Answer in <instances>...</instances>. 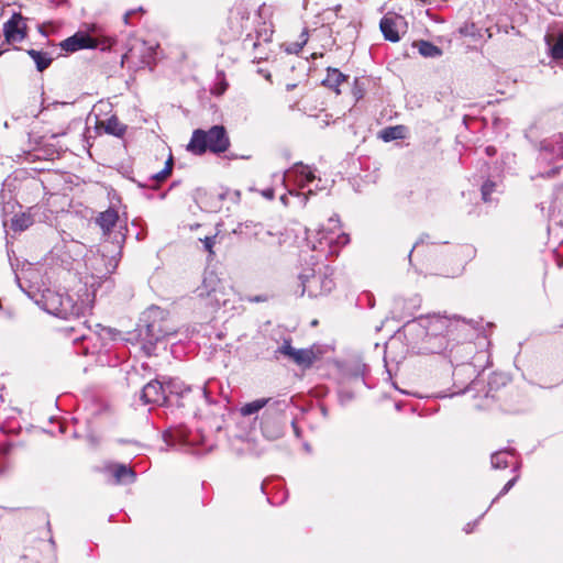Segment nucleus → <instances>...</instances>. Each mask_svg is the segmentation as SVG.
<instances>
[{"mask_svg":"<svg viewBox=\"0 0 563 563\" xmlns=\"http://www.w3.org/2000/svg\"><path fill=\"white\" fill-rule=\"evenodd\" d=\"M230 147L231 140L224 125H212L208 130H194L186 146L187 151L196 156H202L207 152L220 155Z\"/></svg>","mask_w":563,"mask_h":563,"instance_id":"1","label":"nucleus"},{"mask_svg":"<svg viewBox=\"0 0 563 563\" xmlns=\"http://www.w3.org/2000/svg\"><path fill=\"white\" fill-rule=\"evenodd\" d=\"M158 44L141 38H131L128 51L122 55L121 65H128L133 69L153 68L156 64V49Z\"/></svg>","mask_w":563,"mask_h":563,"instance_id":"2","label":"nucleus"},{"mask_svg":"<svg viewBox=\"0 0 563 563\" xmlns=\"http://www.w3.org/2000/svg\"><path fill=\"white\" fill-rule=\"evenodd\" d=\"M115 43V38L110 36H91L86 32L78 31L62 41L59 46L66 53H75L85 48L99 47L101 51L111 49Z\"/></svg>","mask_w":563,"mask_h":563,"instance_id":"3","label":"nucleus"},{"mask_svg":"<svg viewBox=\"0 0 563 563\" xmlns=\"http://www.w3.org/2000/svg\"><path fill=\"white\" fill-rule=\"evenodd\" d=\"M228 30L224 31L225 41L240 38L251 29V12L244 1L235 2L229 11L227 20Z\"/></svg>","mask_w":563,"mask_h":563,"instance_id":"4","label":"nucleus"},{"mask_svg":"<svg viewBox=\"0 0 563 563\" xmlns=\"http://www.w3.org/2000/svg\"><path fill=\"white\" fill-rule=\"evenodd\" d=\"M443 245L435 242L420 240L411 249L409 258L421 269L437 268L443 257Z\"/></svg>","mask_w":563,"mask_h":563,"instance_id":"5","label":"nucleus"},{"mask_svg":"<svg viewBox=\"0 0 563 563\" xmlns=\"http://www.w3.org/2000/svg\"><path fill=\"white\" fill-rule=\"evenodd\" d=\"M46 305L49 312L63 319L84 317L87 310L82 302H75L68 295L53 294L46 298Z\"/></svg>","mask_w":563,"mask_h":563,"instance_id":"6","label":"nucleus"},{"mask_svg":"<svg viewBox=\"0 0 563 563\" xmlns=\"http://www.w3.org/2000/svg\"><path fill=\"white\" fill-rule=\"evenodd\" d=\"M278 405L279 402L275 401L274 406L267 407L262 416L256 418L262 434L269 440L278 439L283 434L284 411Z\"/></svg>","mask_w":563,"mask_h":563,"instance_id":"7","label":"nucleus"},{"mask_svg":"<svg viewBox=\"0 0 563 563\" xmlns=\"http://www.w3.org/2000/svg\"><path fill=\"white\" fill-rule=\"evenodd\" d=\"M3 35L7 44L22 42L27 36V25L23 15L18 12L3 24Z\"/></svg>","mask_w":563,"mask_h":563,"instance_id":"8","label":"nucleus"},{"mask_svg":"<svg viewBox=\"0 0 563 563\" xmlns=\"http://www.w3.org/2000/svg\"><path fill=\"white\" fill-rule=\"evenodd\" d=\"M141 399L144 404H165L167 397L163 384L158 380L147 383L142 389Z\"/></svg>","mask_w":563,"mask_h":563,"instance_id":"9","label":"nucleus"},{"mask_svg":"<svg viewBox=\"0 0 563 563\" xmlns=\"http://www.w3.org/2000/svg\"><path fill=\"white\" fill-rule=\"evenodd\" d=\"M119 212L114 208H109L98 214L96 223L102 230L103 235H109L119 222Z\"/></svg>","mask_w":563,"mask_h":563,"instance_id":"10","label":"nucleus"},{"mask_svg":"<svg viewBox=\"0 0 563 563\" xmlns=\"http://www.w3.org/2000/svg\"><path fill=\"white\" fill-rule=\"evenodd\" d=\"M347 80H349V76L344 75L338 68L328 67L327 76L323 79L322 84L325 87L334 90L339 95L341 92L340 86L344 82H347Z\"/></svg>","mask_w":563,"mask_h":563,"instance_id":"11","label":"nucleus"},{"mask_svg":"<svg viewBox=\"0 0 563 563\" xmlns=\"http://www.w3.org/2000/svg\"><path fill=\"white\" fill-rule=\"evenodd\" d=\"M379 29L385 40L394 43L400 40L397 31V24L393 16L385 15L379 22Z\"/></svg>","mask_w":563,"mask_h":563,"instance_id":"12","label":"nucleus"},{"mask_svg":"<svg viewBox=\"0 0 563 563\" xmlns=\"http://www.w3.org/2000/svg\"><path fill=\"white\" fill-rule=\"evenodd\" d=\"M97 126L103 128L106 133L114 136H122L126 130V126L122 124L115 115H112L106 121H99Z\"/></svg>","mask_w":563,"mask_h":563,"instance_id":"13","label":"nucleus"},{"mask_svg":"<svg viewBox=\"0 0 563 563\" xmlns=\"http://www.w3.org/2000/svg\"><path fill=\"white\" fill-rule=\"evenodd\" d=\"M222 290H223L222 282L214 273H210L207 276H205L203 282H202L201 295L211 296L217 292H222Z\"/></svg>","mask_w":563,"mask_h":563,"instance_id":"14","label":"nucleus"},{"mask_svg":"<svg viewBox=\"0 0 563 563\" xmlns=\"http://www.w3.org/2000/svg\"><path fill=\"white\" fill-rule=\"evenodd\" d=\"M317 356L312 349H296L295 354L290 360L299 366L309 368L312 366Z\"/></svg>","mask_w":563,"mask_h":563,"instance_id":"15","label":"nucleus"},{"mask_svg":"<svg viewBox=\"0 0 563 563\" xmlns=\"http://www.w3.org/2000/svg\"><path fill=\"white\" fill-rule=\"evenodd\" d=\"M112 475L117 484L125 482L132 483L135 479V473L131 467L124 464H115L111 467Z\"/></svg>","mask_w":563,"mask_h":563,"instance_id":"16","label":"nucleus"},{"mask_svg":"<svg viewBox=\"0 0 563 563\" xmlns=\"http://www.w3.org/2000/svg\"><path fill=\"white\" fill-rule=\"evenodd\" d=\"M26 53L35 62L36 69L41 73L48 68L53 62V58L49 57L47 53H43L33 48L27 49Z\"/></svg>","mask_w":563,"mask_h":563,"instance_id":"17","label":"nucleus"},{"mask_svg":"<svg viewBox=\"0 0 563 563\" xmlns=\"http://www.w3.org/2000/svg\"><path fill=\"white\" fill-rule=\"evenodd\" d=\"M34 223V219L31 213L29 212H22L19 214H15L11 219V229L13 231H24L29 229Z\"/></svg>","mask_w":563,"mask_h":563,"instance_id":"18","label":"nucleus"},{"mask_svg":"<svg viewBox=\"0 0 563 563\" xmlns=\"http://www.w3.org/2000/svg\"><path fill=\"white\" fill-rule=\"evenodd\" d=\"M271 398L255 399L242 406L240 412L244 417L251 416L253 413L258 412L261 409L265 408L271 402Z\"/></svg>","mask_w":563,"mask_h":563,"instance_id":"19","label":"nucleus"},{"mask_svg":"<svg viewBox=\"0 0 563 563\" xmlns=\"http://www.w3.org/2000/svg\"><path fill=\"white\" fill-rule=\"evenodd\" d=\"M406 131L407 129L404 125L388 126L380 131V137L385 142L404 139L406 136Z\"/></svg>","mask_w":563,"mask_h":563,"instance_id":"20","label":"nucleus"},{"mask_svg":"<svg viewBox=\"0 0 563 563\" xmlns=\"http://www.w3.org/2000/svg\"><path fill=\"white\" fill-rule=\"evenodd\" d=\"M419 53L424 57H435L441 55V49L428 41H419L413 44Z\"/></svg>","mask_w":563,"mask_h":563,"instance_id":"21","label":"nucleus"},{"mask_svg":"<svg viewBox=\"0 0 563 563\" xmlns=\"http://www.w3.org/2000/svg\"><path fill=\"white\" fill-rule=\"evenodd\" d=\"M312 282L321 283L320 294H328L334 288V282L332 278L328 277L325 274H317L313 276Z\"/></svg>","mask_w":563,"mask_h":563,"instance_id":"22","label":"nucleus"},{"mask_svg":"<svg viewBox=\"0 0 563 563\" xmlns=\"http://www.w3.org/2000/svg\"><path fill=\"white\" fill-rule=\"evenodd\" d=\"M492 465L495 468H505L508 466V453L507 452H496L492 455Z\"/></svg>","mask_w":563,"mask_h":563,"instance_id":"23","label":"nucleus"},{"mask_svg":"<svg viewBox=\"0 0 563 563\" xmlns=\"http://www.w3.org/2000/svg\"><path fill=\"white\" fill-rule=\"evenodd\" d=\"M553 59H563V33L559 34L556 42L551 46Z\"/></svg>","mask_w":563,"mask_h":563,"instance_id":"24","label":"nucleus"},{"mask_svg":"<svg viewBox=\"0 0 563 563\" xmlns=\"http://www.w3.org/2000/svg\"><path fill=\"white\" fill-rule=\"evenodd\" d=\"M323 238L325 240H328L330 245L332 243H335V245H338V246H344V245H346L350 242L349 234L343 233V232L339 233L335 239L332 238V236H328V235H324Z\"/></svg>","mask_w":563,"mask_h":563,"instance_id":"25","label":"nucleus"},{"mask_svg":"<svg viewBox=\"0 0 563 563\" xmlns=\"http://www.w3.org/2000/svg\"><path fill=\"white\" fill-rule=\"evenodd\" d=\"M296 349L291 345V339H285L283 344L278 347L277 352L291 358Z\"/></svg>","mask_w":563,"mask_h":563,"instance_id":"26","label":"nucleus"},{"mask_svg":"<svg viewBox=\"0 0 563 563\" xmlns=\"http://www.w3.org/2000/svg\"><path fill=\"white\" fill-rule=\"evenodd\" d=\"M495 189V184L492 183V181H486L483 186H482V196H483V200L485 202H488L490 199H489V196L492 195V192L494 191Z\"/></svg>","mask_w":563,"mask_h":563,"instance_id":"27","label":"nucleus"},{"mask_svg":"<svg viewBox=\"0 0 563 563\" xmlns=\"http://www.w3.org/2000/svg\"><path fill=\"white\" fill-rule=\"evenodd\" d=\"M216 238H217V235L206 236L203 240H201L203 243L205 250L209 253L210 256L214 255L213 246L216 244Z\"/></svg>","mask_w":563,"mask_h":563,"instance_id":"28","label":"nucleus"},{"mask_svg":"<svg viewBox=\"0 0 563 563\" xmlns=\"http://www.w3.org/2000/svg\"><path fill=\"white\" fill-rule=\"evenodd\" d=\"M518 479V475H515L512 478H510L504 486V488L501 489V492L499 493V496L501 495H505L507 494L512 487L514 485L516 484Z\"/></svg>","mask_w":563,"mask_h":563,"instance_id":"29","label":"nucleus"},{"mask_svg":"<svg viewBox=\"0 0 563 563\" xmlns=\"http://www.w3.org/2000/svg\"><path fill=\"white\" fill-rule=\"evenodd\" d=\"M170 176L169 172L168 170H164L162 169L161 172L156 173L154 176H153V179L156 180L157 183H163L165 181L168 177Z\"/></svg>","mask_w":563,"mask_h":563,"instance_id":"30","label":"nucleus"},{"mask_svg":"<svg viewBox=\"0 0 563 563\" xmlns=\"http://www.w3.org/2000/svg\"><path fill=\"white\" fill-rule=\"evenodd\" d=\"M353 95H354L356 100L363 98V90L358 87V79L357 78L354 80Z\"/></svg>","mask_w":563,"mask_h":563,"instance_id":"31","label":"nucleus"},{"mask_svg":"<svg viewBox=\"0 0 563 563\" xmlns=\"http://www.w3.org/2000/svg\"><path fill=\"white\" fill-rule=\"evenodd\" d=\"M301 175L305 177L306 181L308 183H311L314 180L316 176L308 168L306 167L302 172H301Z\"/></svg>","mask_w":563,"mask_h":563,"instance_id":"32","label":"nucleus"},{"mask_svg":"<svg viewBox=\"0 0 563 563\" xmlns=\"http://www.w3.org/2000/svg\"><path fill=\"white\" fill-rule=\"evenodd\" d=\"M134 15H136V11H135V10H130V11H128V12L124 14V16H123V22H124V24H126V25L132 24V18H133Z\"/></svg>","mask_w":563,"mask_h":563,"instance_id":"33","label":"nucleus"},{"mask_svg":"<svg viewBox=\"0 0 563 563\" xmlns=\"http://www.w3.org/2000/svg\"><path fill=\"white\" fill-rule=\"evenodd\" d=\"M173 167H174V158H173V155L169 154V157L167 158V161L165 162V167L163 168L164 170H168L169 174L172 175V172H173Z\"/></svg>","mask_w":563,"mask_h":563,"instance_id":"34","label":"nucleus"},{"mask_svg":"<svg viewBox=\"0 0 563 563\" xmlns=\"http://www.w3.org/2000/svg\"><path fill=\"white\" fill-rule=\"evenodd\" d=\"M268 300V297L266 295H258L254 297H250V302H266Z\"/></svg>","mask_w":563,"mask_h":563,"instance_id":"35","label":"nucleus"},{"mask_svg":"<svg viewBox=\"0 0 563 563\" xmlns=\"http://www.w3.org/2000/svg\"><path fill=\"white\" fill-rule=\"evenodd\" d=\"M295 46H296V47H295V49L286 48V51H287L288 53H298V52H300V51H301V48H302V44H295Z\"/></svg>","mask_w":563,"mask_h":563,"instance_id":"36","label":"nucleus"},{"mask_svg":"<svg viewBox=\"0 0 563 563\" xmlns=\"http://www.w3.org/2000/svg\"><path fill=\"white\" fill-rule=\"evenodd\" d=\"M227 87H228L227 82H221L220 88L218 89V95L223 93L225 91Z\"/></svg>","mask_w":563,"mask_h":563,"instance_id":"37","label":"nucleus"},{"mask_svg":"<svg viewBox=\"0 0 563 563\" xmlns=\"http://www.w3.org/2000/svg\"><path fill=\"white\" fill-rule=\"evenodd\" d=\"M495 152H496V150H495L493 146H487V147H486V153H487L488 155H494V154H495Z\"/></svg>","mask_w":563,"mask_h":563,"instance_id":"38","label":"nucleus"},{"mask_svg":"<svg viewBox=\"0 0 563 563\" xmlns=\"http://www.w3.org/2000/svg\"><path fill=\"white\" fill-rule=\"evenodd\" d=\"M134 10L136 11V14H144L145 13V10L142 7H140L137 9H134Z\"/></svg>","mask_w":563,"mask_h":563,"instance_id":"39","label":"nucleus"},{"mask_svg":"<svg viewBox=\"0 0 563 563\" xmlns=\"http://www.w3.org/2000/svg\"><path fill=\"white\" fill-rule=\"evenodd\" d=\"M296 86H297V85H295V84H288V85L286 86V89H287V90H292Z\"/></svg>","mask_w":563,"mask_h":563,"instance_id":"40","label":"nucleus"},{"mask_svg":"<svg viewBox=\"0 0 563 563\" xmlns=\"http://www.w3.org/2000/svg\"><path fill=\"white\" fill-rule=\"evenodd\" d=\"M297 106H298V102H295L294 104H290V108L294 110L297 108Z\"/></svg>","mask_w":563,"mask_h":563,"instance_id":"41","label":"nucleus"},{"mask_svg":"<svg viewBox=\"0 0 563 563\" xmlns=\"http://www.w3.org/2000/svg\"><path fill=\"white\" fill-rule=\"evenodd\" d=\"M80 324L84 325L85 328H88L87 320H84L82 322H80Z\"/></svg>","mask_w":563,"mask_h":563,"instance_id":"42","label":"nucleus"},{"mask_svg":"<svg viewBox=\"0 0 563 563\" xmlns=\"http://www.w3.org/2000/svg\"><path fill=\"white\" fill-rule=\"evenodd\" d=\"M181 58H183V59H186V58H187L186 53H181Z\"/></svg>","mask_w":563,"mask_h":563,"instance_id":"43","label":"nucleus"},{"mask_svg":"<svg viewBox=\"0 0 563 563\" xmlns=\"http://www.w3.org/2000/svg\"><path fill=\"white\" fill-rule=\"evenodd\" d=\"M7 51H8V49H1V48H0V56H1L4 52H7Z\"/></svg>","mask_w":563,"mask_h":563,"instance_id":"44","label":"nucleus"},{"mask_svg":"<svg viewBox=\"0 0 563 563\" xmlns=\"http://www.w3.org/2000/svg\"><path fill=\"white\" fill-rule=\"evenodd\" d=\"M81 338H85L84 333H81L80 336L76 338L75 340H78V339H81Z\"/></svg>","mask_w":563,"mask_h":563,"instance_id":"45","label":"nucleus"}]
</instances>
